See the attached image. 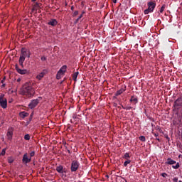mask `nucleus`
<instances>
[{
    "label": "nucleus",
    "instance_id": "nucleus-42",
    "mask_svg": "<svg viewBox=\"0 0 182 182\" xmlns=\"http://www.w3.org/2000/svg\"><path fill=\"white\" fill-rule=\"evenodd\" d=\"M112 2H113L114 4H117V0H112Z\"/></svg>",
    "mask_w": 182,
    "mask_h": 182
},
{
    "label": "nucleus",
    "instance_id": "nucleus-44",
    "mask_svg": "<svg viewBox=\"0 0 182 182\" xmlns=\"http://www.w3.org/2000/svg\"><path fill=\"white\" fill-rule=\"evenodd\" d=\"M159 132L160 133H163V130H161V129L159 128Z\"/></svg>",
    "mask_w": 182,
    "mask_h": 182
},
{
    "label": "nucleus",
    "instance_id": "nucleus-20",
    "mask_svg": "<svg viewBox=\"0 0 182 182\" xmlns=\"http://www.w3.org/2000/svg\"><path fill=\"white\" fill-rule=\"evenodd\" d=\"M129 102H134V104L136 105L139 102V100H137V97H134V96H132Z\"/></svg>",
    "mask_w": 182,
    "mask_h": 182
},
{
    "label": "nucleus",
    "instance_id": "nucleus-1",
    "mask_svg": "<svg viewBox=\"0 0 182 182\" xmlns=\"http://www.w3.org/2000/svg\"><path fill=\"white\" fill-rule=\"evenodd\" d=\"M21 95L26 96L28 99L35 96V89L31 82H26L21 89Z\"/></svg>",
    "mask_w": 182,
    "mask_h": 182
},
{
    "label": "nucleus",
    "instance_id": "nucleus-7",
    "mask_svg": "<svg viewBox=\"0 0 182 182\" xmlns=\"http://www.w3.org/2000/svg\"><path fill=\"white\" fill-rule=\"evenodd\" d=\"M32 161V159L31 157H28V153L24 154L22 159V163L23 164H28V163H31Z\"/></svg>",
    "mask_w": 182,
    "mask_h": 182
},
{
    "label": "nucleus",
    "instance_id": "nucleus-52",
    "mask_svg": "<svg viewBox=\"0 0 182 182\" xmlns=\"http://www.w3.org/2000/svg\"><path fill=\"white\" fill-rule=\"evenodd\" d=\"M1 154H0V156H1Z\"/></svg>",
    "mask_w": 182,
    "mask_h": 182
},
{
    "label": "nucleus",
    "instance_id": "nucleus-47",
    "mask_svg": "<svg viewBox=\"0 0 182 182\" xmlns=\"http://www.w3.org/2000/svg\"><path fill=\"white\" fill-rule=\"evenodd\" d=\"M36 0H31V2H36Z\"/></svg>",
    "mask_w": 182,
    "mask_h": 182
},
{
    "label": "nucleus",
    "instance_id": "nucleus-37",
    "mask_svg": "<svg viewBox=\"0 0 182 182\" xmlns=\"http://www.w3.org/2000/svg\"><path fill=\"white\" fill-rule=\"evenodd\" d=\"M6 79V77H4L1 80V83L4 84V83L5 82Z\"/></svg>",
    "mask_w": 182,
    "mask_h": 182
},
{
    "label": "nucleus",
    "instance_id": "nucleus-22",
    "mask_svg": "<svg viewBox=\"0 0 182 182\" xmlns=\"http://www.w3.org/2000/svg\"><path fill=\"white\" fill-rule=\"evenodd\" d=\"M127 161L124 162V166L127 167V164H130L132 161L130 159H126Z\"/></svg>",
    "mask_w": 182,
    "mask_h": 182
},
{
    "label": "nucleus",
    "instance_id": "nucleus-4",
    "mask_svg": "<svg viewBox=\"0 0 182 182\" xmlns=\"http://www.w3.org/2000/svg\"><path fill=\"white\" fill-rule=\"evenodd\" d=\"M0 106L2 109H6L8 107V100L5 98L4 94L0 95Z\"/></svg>",
    "mask_w": 182,
    "mask_h": 182
},
{
    "label": "nucleus",
    "instance_id": "nucleus-33",
    "mask_svg": "<svg viewBox=\"0 0 182 182\" xmlns=\"http://www.w3.org/2000/svg\"><path fill=\"white\" fill-rule=\"evenodd\" d=\"M33 156H35V151H33L30 153V157L31 159H32V157H33Z\"/></svg>",
    "mask_w": 182,
    "mask_h": 182
},
{
    "label": "nucleus",
    "instance_id": "nucleus-21",
    "mask_svg": "<svg viewBox=\"0 0 182 182\" xmlns=\"http://www.w3.org/2000/svg\"><path fill=\"white\" fill-rule=\"evenodd\" d=\"M84 14H85V12H82V14L75 21L74 23H77V22H79V21H80V19H82V18H83Z\"/></svg>",
    "mask_w": 182,
    "mask_h": 182
},
{
    "label": "nucleus",
    "instance_id": "nucleus-39",
    "mask_svg": "<svg viewBox=\"0 0 182 182\" xmlns=\"http://www.w3.org/2000/svg\"><path fill=\"white\" fill-rule=\"evenodd\" d=\"M152 134H154V136L155 137H159V133L152 132Z\"/></svg>",
    "mask_w": 182,
    "mask_h": 182
},
{
    "label": "nucleus",
    "instance_id": "nucleus-27",
    "mask_svg": "<svg viewBox=\"0 0 182 182\" xmlns=\"http://www.w3.org/2000/svg\"><path fill=\"white\" fill-rule=\"evenodd\" d=\"M60 69L64 72V73H66V69H68V66L63 65Z\"/></svg>",
    "mask_w": 182,
    "mask_h": 182
},
{
    "label": "nucleus",
    "instance_id": "nucleus-29",
    "mask_svg": "<svg viewBox=\"0 0 182 182\" xmlns=\"http://www.w3.org/2000/svg\"><path fill=\"white\" fill-rule=\"evenodd\" d=\"M24 139L26 140H31V135H29V134H27L24 136Z\"/></svg>",
    "mask_w": 182,
    "mask_h": 182
},
{
    "label": "nucleus",
    "instance_id": "nucleus-8",
    "mask_svg": "<svg viewBox=\"0 0 182 182\" xmlns=\"http://www.w3.org/2000/svg\"><path fill=\"white\" fill-rule=\"evenodd\" d=\"M38 105H39V100H38V99L33 100L31 102V103L28 105V107L30 109H35V107H37Z\"/></svg>",
    "mask_w": 182,
    "mask_h": 182
},
{
    "label": "nucleus",
    "instance_id": "nucleus-38",
    "mask_svg": "<svg viewBox=\"0 0 182 182\" xmlns=\"http://www.w3.org/2000/svg\"><path fill=\"white\" fill-rule=\"evenodd\" d=\"M165 138L166 139V140H168V141H170V137H168V135L166 134Z\"/></svg>",
    "mask_w": 182,
    "mask_h": 182
},
{
    "label": "nucleus",
    "instance_id": "nucleus-24",
    "mask_svg": "<svg viewBox=\"0 0 182 182\" xmlns=\"http://www.w3.org/2000/svg\"><path fill=\"white\" fill-rule=\"evenodd\" d=\"M41 60L42 62H46V61L48 60V57H47V56H45V55H43V56H41Z\"/></svg>",
    "mask_w": 182,
    "mask_h": 182
},
{
    "label": "nucleus",
    "instance_id": "nucleus-16",
    "mask_svg": "<svg viewBox=\"0 0 182 182\" xmlns=\"http://www.w3.org/2000/svg\"><path fill=\"white\" fill-rule=\"evenodd\" d=\"M48 24L50 25L51 26H56V25H58V21H56V19H51L48 22Z\"/></svg>",
    "mask_w": 182,
    "mask_h": 182
},
{
    "label": "nucleus",
    "instance_id": "nucleus-43",
    "mask_svg": "<svg viewBox=\"0 0 182 182\" xmlns=\"http://www.w3.org/2000/svg\"><path fill=\"white\" fill-rule=\"evenodd\" d=\"M5 86H6V84L3 83L2 85H1V87H5Z\"/></svg>",
    "mask_w": 182,
    "mask_h": 182
},
{
    "label": "nucleus",
    "instance_id": "nucleus-13",
    "mask_svg": "<svg viewBox=\"0 0 182 182\" xmlns=\"http://www.w3.org/2000/svg\"><path fill=\"white\" fill-rule=\"evenodd\" d=\"M41 6H42L41 3L36 2L33 6L32 11H36L37 12L38 9H41Z\"/></svg>",
    "mask_w": 182,
    "mask_h": 182
},
{
    "label": "nucleus",
    "instance_id": "nucleus-18",
    "mask_svg": "<svg viewBox=\"0 0 182 182\" xmlns=\"http://www.w3.org/2000/svg\"><path fill=\"white\" fill-rule=\"evenodd\" d=\"M79 75V72H75L73 74V80L74 82H77V76Z\"/></svg>",
    "mask_w": 182,
    "mask_h": 182
},
{
    "label": "nucleus",
    "instance_id": "nucleus-48",
    "mask_svg": "<svg viewBox=\"0 0 182 182\" xmlns=\"http://www.w3.org/2000/svg\"><path fill=\"white\" fill-rule=\"evenodd\" d=\"M68 152L69 154H70V150L68 149Z\"/></svg>",
    "mask_w": 182,
    "mask_h": 182
},
{
    "label": "nucleus",
    "instance_id": "nucleus-30",
    "mask_svg": "<svg viewBox=\"0 0 182 182\" xmlns=\"http://www.w3.org/2000/svg\"><path fill=\"white\" fill-rule=\"evenodd\" d=\"M139 139L141 141H146V136H141L139 137Z\"/></svg>",
    "mask_w": 182,
    "mask_h": 182
},
{
    "label": "nucleus",
    "instance_id": "nucleus-49",
    "mask_svg": "<svg viewBox=\"0 0 182 182\" xmlns=\"http://www.w3.org/2000/svg\"><path fill=\"white\" fill-rule=\"evenodd\" d=\"M41 10H39V11H38V13H39V14H41Z\"/></svg>",
    "mask_w": 182,
    "mask_h": 182
},
{
    "label": "nucleus",
    "instance_id": "nucleus-40",
    "mask_svg": "<svg viewBox=\"0 0 182 182\" xmlns=\"http://www.w3.org/2000/svg\"><path fill=\"white\" fill-rule=\"evenodd\" d=\"M9 163H10V164L14 163V159H9Z\"/></svg>",
    "mask_w": 182,
    "mask_h": 182
},
{
    "label": "nucleus",
    "instance_id": "nucleus-6",
    "mask_svg": "<svg viewBox=\"0 0 182 182\" xmlns=\"http://www.w3.org/2000/svg\"><path fill=\"white\" fill-rule=\"evenodd\" d=\"M15 69L16 70V72L18 73H19V75H28V73H29V70H26V69H21L19 68V67L18 66V64L15 65Z\"/></svg>",
    "mask_w": 182,
    "mask_h": 182
},
{
    "label": "nucleus",
    "instance_id": "nucleus-46",
    "mask_svg": "<svg viewBox=\"0 0 182 182\" xmlns=\"http://www.w3.org/2000/svg\"><path fill=\"white\" fill-rule=\"evenodd\" d=\"M156 140H157L158 141H160V139H159V138H156Z\"/></svg>",
    "mask_w": 182,
    "mask_h": 182
},
{
    "label": "nucleus",
    "instance_id": "nucleus-51",
    "mask_svg": "<svg viewBox=\"0 0 182 182\" xmlns=\"http://www.w3.org/2000/svg\"><path fill=\"white\" fill-rule=\"evenodd\" d=\"M179 182H182L181 181H179Z\"/></svg>",
    "mask_w": 182,
    "mask_h": 182
},
{
    "label": "nucleus",
    "instance_id": "nucleus-32",
    "mask_svg": "<svg viewBox=\"0 0 182 182\" xmlns=\"http://www.w3.org/2000/svg\"><path fill=\"white\" fill-rule=\"evenodd\" d=\"M58 73H60V75H62L63 76L65 75V73L61 70V68H60Z\"/></svg>",
    "mask_w": 182,
    "mask_h": 182
},
{
    "label": "nucleus",
    "instance_id": "nucleus-50",
    "mask_svg": "<svg viewBox=\"0 0 182 182\" xmlns=\"http://www.w3.org/2000/svg\"><path fill=\"white\" fill-rule=\"evenodd\" d=\"M122 109H123V107H124V106L122 105Z\"/></svg>",
    "mask_w": 182,
    "mask_h": 182
},
{
    "label": "nucleus",
    "instance_id": "nucleus-23",
    "mask_svg": "<svg viewBox=\"0 0 182 182\" xmlns=\"http://www.w3.org/2000/svg\"><path fill=\"white\" fill-rule=\"evenodd\" d=\"M123 159H125V160H129V159H130V155L129 154V153H125Z\"/></svg>",
    "mask_w": 182,
    "mask_h": 182
},
{
    "label": "nucleus",
    "instance_id": "nucleus-15",
    "mask_svg": "<svg viewBox=\"0 0 182 182\" xmlns=\"http://www.w3.org/2000/svg\"><path fill=\"white\" fill-rule=\"evenodd\" d=\"M19 116L22 119H25V117H28L29 116V113H28L26 112H20Z\"/></svg>",
    "mask_w": 182,
    "mask_h": 182
},
{
    "label": "nucleus",
    "instance_id": "nucleus-14",
    "mask_svg": "<svg viewBox=\"0 0 182 182\" xmlns=\"http://www.w3.org/2000/svg\"><path fill=\"white\" fill-rule=\"evenodd\" d=\"M176 161L171 159V158H168L166 164H168L169 166H173V164H176Z\"/></svg>",
    "mask_w": 182,
    "mask_h": 182
},
{
    "label": "nucleus",
    "instance_id": "nucleus-28",
    "mask_svg": "<svg viewBox=\"0 0 182 182\" xmlns=\"http://www.w3.org/2000/svg\"><path fill=\"white\" fill-rule=\"evenodd\" d=\"M62 76H63L62 74L57 73L56 79H58V80H59V79H62Z\"/></svg>",
    "mask_w": 182,
    "mask_h": 182
},
{
    "label": "nucleus",
    "instance_id": "nucleus-19",
    "mask_svg": "<svg viewBox=\"0 0 182 182\" xmlns=\"http://www.w3.org/2000/svg\"><path fill=\"white\" fill-rule=\"evenodd\" d=\"M124 89L121 88L119 90L117 91L115 96H120V95H122V93H123V92H124Z\"/></svg>",
    "mask_w": 182,
    "mask_h": 182
},
{
    "label": "nucleus",
    "instance_id": "nucleus-26",
    "mask_svg": "<svg viewBox=\"0 0 182 182\" xmlns=\"http://www.w3.org/2000/svg\"><path fill=\"white\" fill-rule=\"evenodd\" d=\"M164 9H166V6H165V5H163V6L161 7V9H160L159 12H160L161 14H163V12H164Z\"/></svg>",
    "mask_w": 182,
    "mask_h": 182
},
{
    "label": "nucleus",
    "instance_id": "nucleus-12",
    "mask_svg": "<svg viewBox=\"0 0 182 182\" xmlns=\"http://www.w3.org/2000/svg\"><path fill=\"white\" fill-rule=\"evenodd\" d=\"M66 168H63V166L59 165L56 166V171L60 174H63V173H66Z\"/></svg>",
    "mask_w": 182,
    "mask_h": 182
},
{
    "label": "nucleus",
    "instance_id": "nucleus-35",
    "mask_svg": "<svg viewBox=\"0 0 182 182\" xmlns=\"http://www.w3.org/2000/svg\"><path fill=\"white\" fill-rule=\"evenodd\" d=\"M123 109H124V110H131L132 107H123Z\"/></svg>",
    "mask_w": 182,
    "mask_h": 182
},
{
    "label": "nucleus",
    "instance_id": "nucleus-41",
    "mask_svg": "<svg viewBox=\"0 0 182 182\" xmlns=\"http://www.w3.org/2000/svg\"><path fill=\"white\" fill-rule=\"evenodd\" d=\"M173 180V182H177V181H178V178H174Z\"/></svg>",
    "mask_w": 182,
    "mask_h": 182
},
{
    "label": "nucleus",
    "instance_id": "nucleus-9",
    "mask_svg": "<svg viewBox=\"0 0 182 182\" xmlns=\"http://www.w3.org/2000/svg\"><path fill=\"white\" fill-rule=\"evenodd\" d=\"M6 136H7V139L11 141V140H12V137L14 136V127H10L8 129Z\"/></svg>",
    "mask_w": 182,
    "mask_h": 182
},
{
    "label": "nucleus",
    "instance_id": "nucleus-3",
    "mask_svg": "<svg viewBox=\"0 0 182 182\" xmlns=\"http://www.w3.org/2000/svg\"><path fill=\"white\" fill-rule=\"evenodd\" d=\"M79 166H80V163L77 160H73L71 162L70 170L71 173H75L79 170Z\"/></svg>",
    "mask_w": 182,
    "mask_h": 182
},
{
    "label": "nucleus",
    "instance_id": "nucleus-17",
    "mask_svg": "<svg viewBox=\"0 0 182 182\" xmlns=\"http://www.w3.org/2000/svg\"><path fill=\"white\" fill-rule=\"evenodd\" d=\"M25 62V59L23 58H19V60H18V63L20 65V66L23 68V63Z\"/></svg>",
    "mask_w": 182,
    "mask_h": 182
},
{
    "label": "nucleus",
    "instance_id": "nucleus-25",
    "mask_svg": "<svg viewBox=\"0 0 182 182\" xmlns=\"http://www.w3.org/2000/svg\"><path fill=\"white\" fill-rule=\"evenodd\" d=\"M172 168H174V170H177V168H180V164L178 162L176 163V166H172Z\"/></svg>",
    "mask_w": 182,
    "mask_h": 182
},
{
    "label": "nucleus",
    "instance_id": "nucleus-31",
    "mask_svg": "<svg viewBox=\"0 0 182 182\" xmlns=\"http://www.w3.org/2000/svg\"><path fill=\"white\" fill-rule=\"evenodd\" d=\"M5 153H6V149H3L1 151V156H5Z\"/></svg>",
    "mask_w": 182,
    "mask_h": 182
},
{
    "label": "nucleus",
    "instance_id": "nucleus-45",
    "mask_svg": "<svg viewBox=\"0 0 182 182\" xmlns=\"http://www.w3.org/2000/svg\"><path fill=\"white\" fill-rule=\"evenodd\" d=\"M73 9H75V7L71 6V11H73Z\"/></svg>",
    "mask_w": 182,
    "mask_h": 182
},
{
    "label": "nucleus",
    "instance_id": "nucleus-2",
    "mask_svg": "<svg viewBox=\"0 0 182 182\" xmlns=\"http://www.w3.org/2000/svg\"><path fill=\"white\" fill-rule=\"evenodd\" d=\"M156 1H149L147 3L148 9L144 10V14L149 15V14L153 12L156 8Z\"/></svg>",
    "mask_w": 182,
    "mask_h": 182
},
{
    "label": "nucleus",
    "instance_id": "nucleus-11",
    "mask_svg": "<svg viewBox=\"0 0 182 182\" xmlns=\"http://www.w3.org/2000/svg\"><path fill=\"white\" fill-rule=\"evenodd\" d=\"M182 106V98L178 97L173 103V107H180Z\"/></svg>",
    "mask_w": 182,
    "mask_h": 182
},
{
    "label": "nucleus",
    "instance_id": "nucleus-5",
    "mask_svg": "<svg viewBox=\"0 0 182 182\" xmlns=\"http://www.w3.org/2000/svg\"><path fill=\"white\" fill-rule=\"evenodd\" d=\"M31 58V51L26 50L25 48L21 49L20 58H23V59H26V58Z\"/></svg>",
    "mask_w": 182,
    "mask_h": 182
},
{
    "label": "nucleus",
    "instance_id": "nucleus-36",
    "mask_svg": "<svg viewBox=\"0 0 182 182\" xmlns=\"http://www.w3.org/2000/svg\"><path fill=\"white\" fill-rule=\"evenodd\" d=\"M161 176L162 177L166 178V177H167V173H162L161 174Z\"/></svg>",
    "mask_w": 182,
    "mask_h": 182
},
{
    "label": "nucleus",
    "instance_id": "nucleus-34",
    "mask_svg": "<svg viewBox=\"0 0 182 182\" xmlns=\"http://www.w3.org/2000/svg\"><path fill=\"white\" fill-rule=\"evenodd\" d=\"M77 15H79V11H75L73 13V16H77Z\"/></svg>",
    "mask_w": 182,
    "mask_h": 182
},
{
    "label": "nucleus",
    "instance_id": "nucleus-10",
    "mask_svg": "<svg viewBox=\"0 0 182 182\" xmlns=\"http://www.w3.org/2000/svg\"><path fill=\"white\" fill-rule=\"evenodd\" d=\"M48 73V69H44L42 72L36 76L38 80H41L42 78Z\"/></svg>",
    "mask_w": 182,
    "mask_h": 182
}]
</instances>
